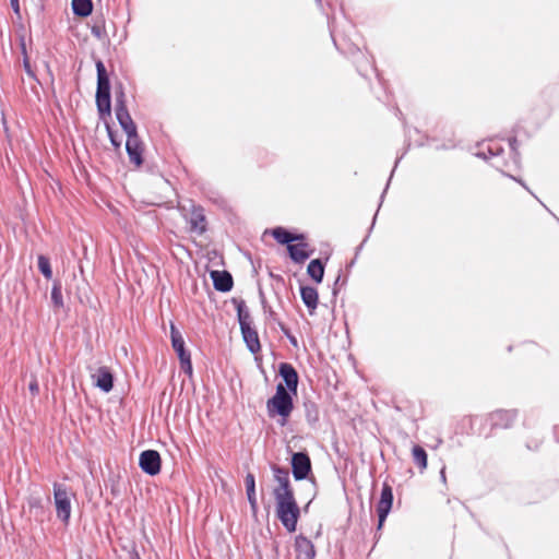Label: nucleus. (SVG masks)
<instances>
[{
	"mask_svg": "<svg viewBox=\"0 0 559 559\" xmlns=\"http://www.w3.org/2000/svg\"><path fill=\"white\" fill-rule=\"evenodd\" d=\"M37 264L40 273L45 278L50 280L52 277V270L50 266V261L47 257L40 254L37 259Z\"/></svg>",
	"mask_w": 559,
	"mask_h": 559,
	"instance_id": "28",
	"label": "nucleus"
},
{
	"mask_svg": "<svg viewBox=\"0 0 559 559\" xmlns=\"http://www.w3.org/2000/svg\"><path fill=\"white\" fill-rule=\"evenodd\" d=\"M441 478L445 479L444 471H441Z\"/></svg>",
	"mask_w": 559,
	"mask_h": 559,
	"instance_id": "37",
	"label": "nucleus"
},
{
	"mask_svg": "<svg viewBox=\"0 0 559 559\" xmlns=\"http://www.w3.org/2000/svg\"><path fill=\"white\" fill-rule=\"evenodd\" d=\"M412 455L414 463L419 467L423 472L427 467V453L425 449L420 445H414L412 449Z\"/></svg>",
	"mask_w": 559,
	"mask_h": 559,
	"instance_id": "26",
	"label": "nucleus"
},
{
	"mask_svg": "<svg viewBox=\"0 0 559 559\" xmlns=\"http://www.w3.org/2000/svg\"><path fill=\"white\" fill-rule=\"evenodd\" d=\"M392 503H393L392 487L388 483H384L382 486L380 500L377 504V513H378V518H379L378 528H381V526L383 525L388 514L391 511Z\"/></svg>",
	"mask_w": 559,
	"mask_h": 559,
	"instance_id": "9",
	"label": "nucleus"
},
{
	"mask_svg": "<svg viewBox=\"0 0 559 559\" xmlns=\"http://www.w3.org/2000/svg\"><path fill=\"white\" fill-rule=\"evenodd\" d=\"M293 408L294 403L289 392L284 384H277L275 394L266 403L267 415L271 418L280 416V425L285 426Z\"/></svg>",
	"mask_w": 559,
	"mask_h": 559,
	"instance_id": "2",
	"label": "nucleus"
},
{
	"mask_svg": "<svg viewBox=\"0 0 559 559\" xmlns=\"http://www.w3.org/2000/svg\"><path fill=\"white\" fill-rule=\"evenodd\" d=\"M306 406V418L309 424H316L319 420V412L314 403H308Z\"/></svg>",
	"mask_w": 559,
	"mask_h": 559,
	"instance_id": "29",
	"label": "nucleus"
},
{
	"mask_svg": "<svg viewBox=\"0 0 559 559\" xmlns=\"http://www.w3.org/2000/svg\"><path fill=\"white\" fill-rule=\"evenodd\" d=\"M515 143H516V140H515V139H513L512 141H510V145H511L512 150H514V144H515Z\"/></svg>",
	"mask_w": 559,
	"mask_h": 559,
	"instance_id": "36",
	"label": "nucleus"
},
{
	"mask_svg": "<svg viewBox=\"0 0 559 559\" xmlns=\"http://www.w3.org/2000/svg\"><path fill=\"white\" fill-rule=\"evenodd\" d=\"M115 98H116V117H117V120H118L120 127L126 132L127 136L138 133L136 126L133 122V120L128 111V108H127L126 93H124L122 84H119V86L116 87Z\"/></svg>",
	"mask_w": 559,
	"mask_h": 559,
	"instance_id": "4",
	"label": "nucleus"
},
{
	"mask_svg": "<svg viewBox=\"0 0 559 559\" xmlns=\"http://www.w3.org/2000/svg\"><path fill=\"white\" fill-rule=\"evenodd\" d=\"M53 498L57 516L64 523L69 522L71 515V502L67 488L61 484L53 485Z\"/></svg>",
	"mask_w": 559,
	"mask_h": 559,
	"instance_id": "6",
	"label": "nucleus"
},
{
	"mask_svg": "<svg viewBox=\"0 0 559 559\" xmlns=\"http://www.w3.org/2000/svg\"><path fill=\"white\" fill-rule=\"evenodd\" d=\"M51 301L53 307L60 309L63 307V297L61 290V283L59 281H55L51 288Z\"/></svg>",
	"mask_w": 559,
	"mask_h": 559,
	"instance_id": "27",
	"label": "nucleus"
},
{
	"mask_svg": "<svg viewBox=\"0 0 559 559\" xmlns=\"http://www.w3.org/2000/svg\"><path fill=\"white\" fill-rule=\"evenodd\" d=\"M107 131H108V136L110 139V142L111 144L116 147V148H120L121 146V142L117 140V136L115 135V133L112 132V130L110 129L109 126H107Z\"/></svg>",
	"mask_w": 559,
	"mask_h": 559,
	"instance_id": "31",
	"label": "nucleus"
},
{
	"mask_svg": "<svg viewBox=\"0 0 559 559\" xmlns=\"http://www.w3.org/2000/svg\"><path fill=\"white\" fill-rule=\"evenodd\" d=\"M516 417L515 411H497L490 414L491 425L497 428H509Z\"/></svg>",
	"mask_w": 559,
	"mask_h": 559,
	"instance_id": "17",
	"label": "nucleus"
},
{
	"mask_svg": "<svg viewBox=\"0 0 559 559\" xmlns=\"http://www.w3.org/2000/svg\"><path fill=\"white\" fill-rule=\"evenodd\" d=\"M300 296L309 313L313 314L319 300L318 290L311 286H302L300 288Z\"/></svg>",
	"mask_w": 559,
	"mask_h": 559,
	"instance_id": "20",
	"label": "nucleus"
},
{
	"mask_svg": "<svg viewBox=\"0 0 559 559\" xmlns=\"http://www.w3.org/2000/svg\"><path fill=\"white\" fill-rule=\"evenodd\" d=\"M72 10L78 16H88L93 10L92 0H72Z\"/></svg>",
	"mask_w": 559,
	"mask_h": 559,
	"instance_id": "25",
	"label": "nucleus"
},
{
	"mask_svg": "<svg viewBox=\"0 0 559 559\" xmlns=\"http://www.w3.org/2000/svg\"><path fill=\"white\" fill-rule=\"evenodd\" d=\"M188 222L191 233L203 235L206 231V217L202 206L192 205Z\"/></svg>",
	"mask_w": 559,
	"mask_h": 559,
	"instance_id": "12",
	"label": "nucleus"
},
{
	"mask_svg": "<svg viewBox=\"0 0 559 559\" xmlns=\"http://www.w3.org/2000/svg\"><path fill=\"white\" fill-rule=\"evenodd\" d=\"M295 551L296 559H313L316 556L312 542L302 535L295 538Z\"/></svg>",
	"mask_w": 559,
	"mask_h": 559,
	"instance_id": "15",
	"label": "nucleus"
},
{
	"mask_svg": "<svg viewBox=\"0 0 559 559\" xmlns=\"http://www.w3.org/2000/svg\"><path fill=\"white\" fill-rule=\"evenodd\" d=\"M160 455L155 450H145L140 454L139 465L144 473L151 476L160 472Z\"/></svg>",
	"mask_w": 559,
	"mask_h": 559,
	"instance_id": "8",
	"label": "nucleus"
},
{
	"mask_svg": "<svg viewBox=\"0 0 559 559\" xmlns=\"http://www.w3.org/2000/svg\"><path fill=\"white\" fill-rule=\"evenodd\" d=\"M24 68H25V71L28 73V74H32V71H31V66H29V61L27 58L24 59Z\"/></svg>",
	"mask_w": 559,
	"mask_h": 559,
	"instance_id": "34",
	"label": "nucleus"
},
{
	"mask_svg": "<svg viewBox=\"0 0 559 559\" xmlns=\"http://www.w3.org/2000/svg\"><path fill=\"white\" fill-rule=\"evenodd\" d=\"M502 150L500 147H498L497 144H492V145H489L488 146V154H486L485 152L480 153L479 155L484 156L485 158H488V157H491V156H497L499 155V153L501 152Z\"/></svg>",
	"mask_w": 559,
	"mask_h": 559,
	"instance_id": "30",
	"label": "nucleus"
},
{
	"mask_svg": "<svg viewBox=\"0 0 559 559\" xmlns=\"http://www.w3.org/2000/svg\"><path fill=\"white\" fill-rule=\"evenodd\" d=\"M170 338H171V346L174 350L176 352L179 361L180 367L185 373L188 376L192 374V362H191V355L188 349H186L185 346V340L182 337V334L180 331L176 328L174 323L170 324Z\"/></svg>",
	"mask_w": 559,
	"mask_h": 559,
	"instance_id": "5",
	"label": "nucleus"
},
{
	"mask_svg": "<svg viewBox=\"0 0 559 559\" xmlns=\"http://www.w3.org/2000/svg\"><path fill=\"white\" fill-rule=\"evenodd\" d=\"M94 384L102 391L108 393L114 388V376L108 367H99L97 371L92 374Z\"/></svg>",
	"mask_w": 559,
	"mask_h": 559,
	"instance_id": "13",
	"label": "nucleus"
},
{
	"mask_svg": "<svg viewBox=\"0 0 559 559\" xmlns=\"http://www.w3.org/2000/svg\"><path fill=\"white\" fill-rule=\"evenodd\" d=\"M126 150L130 162L138 167L141 166L143 163V144L138 133L127 136Z\"/></svg>",
	"mask_w": 559,
	"mask_h": 559,
	"instance_id": "11",
	"label": "nucleus"
},
{
	"mask_svg": "<svg viewBox=\"0 0 559 559\" xmlns=\"http://www.w3.org/2000/svg\"><path fill=\"white\" fill-rule=\"evenodd\" d=\"M278 371L285 382V389L296 393L298 386V373L296 369L288 362H282Z\"/></svg>",
	"mask_w": 559,
	"mask_h": 559,
	"instance_id": "14",
	"label": "nucleus"
},
{
	"mask_svg": "<svg viewBox=\"0 0 559 559\" xmlns=\"http://www.w3.org/2000/svg\"><path fill=\"white\" fill-rule=\"evenodd\" d=\"M271 318L274 319L275 313L273 311L270 312Z\"/></svg>",
	"mask_w": 559,
	"mask_h": 559,
	"instance_id": "38",
	"label": "nucleus"
},
{
	"mask_svg": "<svg viewBox=\"0 0 559 559\" xmlns=\"http://www.w3.org/2000/svg\"><path fill=\"white\" fill-rule=\"evenodd\" d=\"M79 559H83L82 557H80Z\"/></svg>",
	"mask_w": 559,
	"mask_h": 559,
	"instance_id": "39",
	"label": "nucleus"
},
{
	"mask_svg": "<svg viewBox=\"0 0 559 559\" xmlns=\"http://www.w3.org/2000/svg\"><path fill=\"white\" fill-rule=\"evenodd\" d=\"M12 7L16 13H19V2L17 0H12Z\"/></svg>",
	"mask_w": 559,
	"mask_h": 559,
	"instance_id": "35",
	"label": "nucleus"
},
{
	"mask_svg": "<svg viewBox=\"0 0 559 559\" xmlns=\"http://www.w3.org/2000/svg\"><path fill=\"white\" fill-rule=\"evenodd\" d=\"M211 278L214 288L218 292L227 293L233 288V276L227 271H212Z\"/></svg>",
	"mask_w": 559,
	"mask_h": 559,
	"instance_id": "16",
	"label": "nucleus"
},
{
	"mask_svg": "<svg viewBox=\"0 0 559 559\" xmlns=\"http://www.w3.org/2000/svg\"><path fill=\"white\" fill-rule=\"evenodd\" d=\"M307 242L292 243L287 246L290 259L296 263L305 262L311 254L312 250L308 249Z\"/></svg>",
	"mask_w": 559,
	"mask_h": 559,
	"instance_id": "18",
	"label": "nucleus"
},
{
	"mask_svg": "<svg viewBox=\"0 0 559 559\" xmlns=\"http://www.w3.org/2000/svg\"><path fill=\"white\" fill-rule=\"evenodd\" d=\"M95 66L97 71L96 106L99 117L105 119L111 114L110 80L102 60L98 59Z\"/></svg>",
	"mask_w": 559,
	"mask_h": 559,
	"instance_id": "3",
	"label": "nucleus"
},
{
	"mask_svg": "<svg viewBox=\"0 0 559 559\" xmlns=\"http://www.w3.org/2000/svg\"><path fill=\"white\" fill-rule=\"evenodd\" d=\"M28 389L34 396L39 393V384L36 378H33V380L29 382Z\"/></svg>",
	"mask_w": 559,
	"mask_h": 559,
	"instance_id": "32",
	"label": "nucleus"
},
{
	"mask_svg": "<svg viewBox=\"0 0 559 559\" xmlns=\"http://www.w3.org/2000/svg\"><path fill=\"white\" fill-rule=\"evenodd\" d=\"M278 326L281 328V330L288 336L290 343L293 345H296L297 344V341H296V337L295 336H292L289 335V330L286 328V325L282 322H278Z\"/></svg>",
	"mask_w": 559,
	"mask_h": 559,
	"instance_id": "33",
	"label": "nucleus"
},
{
	"mask_svg": "<svg viewBox=\"0 0 559 559\" xmlns=\"http://www.w3.org/2000/svg\"><path fill=\"white\" fill-rule=\"evenodd\" d=\"M271 469L273 472L274 480L277 484L273 489L274 498L294 493L288 469L276 464H272Z\"/></svg>",
	"mask_w": 559,
	"mask_h": 559,
	"instance_id": "7",
	"label": "nucleus"
},
{
	"mask_svg": "<svg viewBox=\"0 0 559 559\" xmlns=\"http://www.w3.org/2000/svg\"><path fill=\"white\" fill-rule=\"evenodd\" d=\"M240 331H241L243 341L247 344L248 349L252 354L259 353L261 350V344H260L259 335H258V332L255 331V329H253L252 325H250V326H245V328L242 326L240 329Z\"/></svg>",
	"mask_w": 559,
	"mask_h": 559,
	"instance_id": "19",
	"label": "nucleus"
},
{
	"mask_svg": "<svg viewBox=\"0 0 559 559\" xmlns=\"http://www.w3.org/2000/svg\"><path fill=\"white\" fill-rule=\"evenodd\" d=\"M247 498L253 513L258 511V501L255 496V479L253 474L248 473L245 477Z\"/></svg>",
	"mask_w": 559,
	"mask_h": 559,
	"instance_id": "21",
	"label": "nucleus"
},
{
	"mask_svg": "<svg viewBox=\"0 0 559 559\" xmlns=\"http://www.w3.org/2000/svg\"><path fill=\"white\" fill-rule=\"evenodd\" d=\"M234 304L236 305L237 318L240 325V329L243 326L252 325V319L249 309L246 306L245 300L242 299H234Z\"/></svg>",
	"mask_w": 559,
	"mask_h": 559,
	"instance_id": "22",
	"label": "nucleus"
},
{
	"mask_svg": "<svg viewBox=\"0 0 559 559\" xmlns=\"http://www.w3.org/2000/svg\"><path fill=\"white\" fill-rule=\"evenodd\" d=\"M292 468L296 480L307 478L311 471V462L308 454L304 452L294 453L292 457Z\"/></svg>",
	"mask_w": 559,
	"mask_h": 559,
	"instance_id": "10",
	"label": "nucleus"
},
{
	"mask_svg": "<svg viewBox=\"0 0 559 559\" xmlns=\"http://www.w3.org/2000/svg\"><path fill=\"white\" fill-rule=\"evenodd\" d=\"M274 239L283 245H292L293 241L304 240V235H293L283 227H276L272 230Z\"/></svg>",
	"mask_w": 559,
	"mask_h": 559,
	"instance_id": "23",
	"label": "nucleus"
},
{
	"mask_svg": "<svg viewBox=\"0 0 559 559\" xmlns=\"http://www.w3.org/2000/svg\"><path fill=\"white\" fill-rule=\"evenodd\" d=\"M308 275L317 283H321L324 275V265L320 259L311 260L307 267Z\"/></svg>",
	"mask_w": 559,
	"mask_h": 559,
	"instance_id": "24",
	"label": "nucleus"
},
{
	"mask_svg": "<svg viewBox=\"0 0 559 559\" xmlns=\"http://www.w3.org/2000/svg\"><path fill=\"white\" fill-rule=\"evenodd\" d=\"M276 516L287 532L294 533L300 516V509L296 501L295 493L276 497Z\"/></svg>",
	"mask_w": 559,
	"mask_h": 559,
	"instance_id": "1",
	"label": "nucleus"
}]
</instances>
